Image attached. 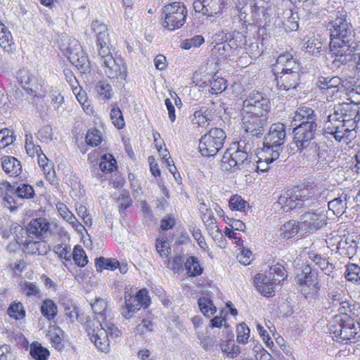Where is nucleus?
Segmentation results:
<instances>
[{
	"label": "nucleus",
	"instance_id": "f257e3e1",
	"mask_svg": "<svg viewBox=\"0 0 360 360\" xmlns=\"http://www.w3.org/2000/svg\"><path fill=\"white\" fill-rule=\"evenodd\" d=\"M330 31V51L333 58L332 65H340L345 63L350 58L349 48L356 41L355 33L349 18L345 11H338L335 19L327 25Z\"/></svg>",
	"mask_w": 360,
	"mask_h": 360
},
{
	"label": "nucleus",
	"instance_id": "f03ea898",
	"mask_svg": "<svg viewBox=\"0 0 360 360\" xmlns=\"http://www.w3.org/2000/svg\"><path fill=\"white\" fill-rule=\"evenodd\" d=\"M327 194L328 190L322 188L321 186H309L296 191H286L279 198V202L290 210L302 207H316L326 202Z\"/></svg>",
	"mask_w": 360,
	"mask_h": 360
},
{
	"label": "nucleus",
	"instance_id": "7ed1b4c3",
	"mask_svg": "<svg viewBox=\"0 0 360 360\" xmlns=\"http://www.w3.org/2000/svg\"><path fill=\"white\" fill-rule=\"evenodd\" d=\"M85 328L91 342L101 352L109 349V337L115 339L122 334L112 323H104L97 318H88L84 323Z\"/></svg>",
	"mask_w": 360,
	"mask_h": 360
},
{
	"label": "nucleus",
	"instance_id": "20e7f679",
	"mask_svg": "<svg viewBox=\"0 0 360 360\" xmlns=\"http://www.w3.org/2000/svg\"><path fill=\"white\" fill-rule=\"evenodd\" d=\"M50 223L44 218H37L31 220L25 229H21L18 243L27 247L34 253L38 250L39 241L44 234L49 230Z\"/></svg>",
	"mask_w": 360,
	"mask_h": 360
},
{
	"label": "nucleus",
	"instance_id": "39448f33",
	"mask_svg": "<svg viewBox=\"0 0 360 360\" xmlns=\"http://www.w3.org/2000/svg\"><path fill=\"white\" fill-rule=\"evenodd\" d=\"M328 207L336 216H342L347 210L360 209V191L345 189L340 190L337 196L328 202Z\"/></svg>",
	"mask_w": 360,
	"mask_h": 360
},
{
	"label": "nucleus",
	"instance_id": "423d86ee",
	"mask_svg": "<svg viewBox=\"0 0 360 360\" xmlns=\"http://www.w3.org/2000/svg\"><path fill=\"white\" fill-rule=\"evenodd\" d=\"M286 137L285 127L283 123L272 124L264 141V152L271 155L272 159H278L282 151V145Z\"/></svg>",
	"mask_w": 360,
	"mask_h": 360
},
{
	"label": "nucleus",
	"instance_id": "0eeeda50",
	"mask_svg": "<svg viewBox=\"0 0 360 360\" xmlns=\"http://www.w3.org/2000/svg\"><path fill=\"white\" fill-rule=\"evenodd\" d=\"M226 138V135L221 129H211L200 139V153L205 157L214 156L223 148Z\"/></svg>",
	"mask_w": 360,
	"mask_h": 360
},
{
	"label": "nucleus",
	"instance_id": "6e6552de",
	"mask_svg": "<svg viewBox=\"0 0 360 360\" xmlns=\"http://www.w3.org/2000/svg\"><path fill=\"white\" fill-rule=\"evenodd\" d=\"M338 326L330 324V330L335 337H340L343 340L355 342L360 338L359 326H356L353 319L349 316H335V321Z\"/></svg>",
	"mask_w": 360,
	"mask_h": 360
},
{
	"label": "nucleus",
	"instance_id": "1a4fd4ad",
	"mask_svg": "<svg viewBox=\"0 0 360 360\" xmlns=\"http://www.w3.org/2000/svg\"><path fill=\"white\" fill-rule=\"evenodd\" d=\"M187 12L186 6L181 2L166 5L164 8V27L170 31L179 29L186 22Z\"/></svg>",
	"mask_w": 360,
	"mask_h": 360
},
{
	"label": "nucleus",
	"instance_id": "9d476101",
	"mask_svg": "<svg viewBox=\"0 0 360 360\" xmlns=\"http://www.w3.org/2000/svg\"><path fill=\"white\" fill-rule=\"evenodd\" d=\"M124 300L125 307L122 315L127 319H130L141 308H147L150 303L148 292L146 288L139 290L135 295L125 294Z\"/></svg>",
	"mask_w": 360,
	"mask_h": 360
},
{
	"label": "nucleus",
	"instance_id": "9b49d317",
	"mask_svg": "<svg viewBox=\"0 0 360 360\" xmlns=\"http://www.w3.org/2000/svg\"><path fill=\"white\" fill-rule=\"evenodd\" d=\"M269 116L261 114V115H241L242 129L246 134L252 137H261L267 126Z\"/></svg>",
	"mask_w": 360,
	"mask_h": 360
},
{
	"label": "nucleus",
	"instance_id": "f8f14e48",
	"mask_svg": "<svg viewBox=\"0 0 360 360\" xmlns=\"http://www.w3.org/2000/svg\"><path fill=\"white\" fill-rule=\"evenodd\" d=\"M269 100L259 93L253 94L243 101L241 109V115L252 114L253 115H261V114L269 116Z\"/></svg>",
	"mask_w": 360,
	"mask_h": 360
},
{
	"label": "nucleus",
	"instance_id": "ddd939ff",
	"mask_svg": "<svg viewBox=\"0 0 360 360\" xmlns=\"http://www.w3.org/2000/svg\"><path fill=\"white\" fill-rule=\"evenodd\" d=\"M317 125L296 126L293 129V141L290 145V149L292 153H294L295 148L303 149L307 148L311 142L314 141L315 132L316 131Z\"/></svg>",
	"mask_w": 360,
	"mask_h": 360
},
{
	"label": "nucleus",
	"instance_id": "4468645a",
	"mask_svg": "<svg viewBox=\"0 0 360 360\" xmlns=\"http://www.w3.org/2000/svg\"><path fill=\"white\" fill-rule=\"evenodd\" d=\"M301 292L305 295L315 294L319 289L318 277L309 266H306L296 276Z\"/></svg>",
	"mask_w": 360,
	"mask_h": 360
},
{
	"label": "nucleus",
	"instance_id": "2eb2a0df",
	"mask_svg": "<svg viewBox=\"0 0 360 360\" xmlns=\"http://www.w3.org/2000/svg\"><path fill=\"white\" fill-rule=\"evenodd\" d=\"M301 230L314 233L326 224V216L323 212H306L300 217Z\"/></svg>",
	"mask_w": 360,
	"mask_h": 360
},
{
	"label": "nucleus",
	"instance_id": "dca6fc26",
	"mask_svg": "<svg viewBox=\"0 0 360 360\" xmlns=\"http://www.w3.org/2000/svg\"><path fill=\"white\" fill-rule=\"evenodd\" d=\"M105 74L110 79L127 77V68L122 58L107 57L105 62L101 64Z\"/></svg>",
	"mask_w": 360,
	"mask_h": 360
},
{
	"label": "nucleus",
	"instance_id": "f3484780",
	"mask_svg": "<svg viewBox=\"0 0 360 360\" xmlns=\"http://www.w3.org/2000/svg\"><path fill=\"white\" fill-rule=\"evenodd\" d=\"M300 73L292 71V72L276 74V80L279 90L287 91L296 89L300 84Z\"/></svg>",
	"mask_w": 360,
	"mask_h": 360
},
{
	"label": "nucleus",
	"instance_id": "a211bd4d",
	"mask_svg": "<svg viewBox=\"0 0 360 360\" xmlns=\"http://www.w3.org/2000/svg\"><path fill=\"white\" fill-rule=\"evenodd\" d=\"M255 285L258 292L265 297L274 295L276 285L278 284L271 276L266 274H257L254 280Z\"/></svg>",
	"mask_w": 360,
	"mask_h": 360
},
{
	"label": "nucleus",
	"instance_id": "6ab92c4d",
	"mask_svg": "<svg viewBox=\"0 0 360 360\" xmlns=\"http://www.w3.org/2000/svg\"><path fill=\"white\" fill-rule=\"evenodd\" d=\"M221 6V0H195L193 2L195 11L207 16H213L220 13Z\"/></svg>",
	"mask_w": 360,
	"mask_h": 360
},
{
	"label": "nucleus",
	"instance_id": "aec40b11",
	"mask_svg": "<svg viewBox=\"0 0 360 360\" xmlns=\"http://www.w3.org/2000/svg\"><path fill=\"white\" fill-rule=\"evenodd\" d=\"M316 120V114L311 108L307 106H302L298 108L295 112V115L293 119L295 125L303 127L304 124L308 126L309 124L317 125Z\"/></svg>",
	"mask_w": 360,
	"mask_h": 360
},
{
	"label": "nucleus",
	"instance_id": "412c9836",
	"mask_svg": "<svg viewBox=\"0 0 360 360\" xmlns=\"http://www.w3.org/2000/svg\"><path fill=\"white\" fill-rule=\"evenodd\" d=\"M25 148L27 154L30 157H34L35 155H37L38 162L40 166L44 167L46 165L48 159L44 154L40 146L34 144V137L30 132L25 134Z\"/></svg>",
	"mask_w": 360,
	"mask_h": 360
},
{
	"label": "nucleus",
	"instance_id": "4be33fe9",
	"mask_svg": "<svg viewBox=\"0 0 360 360\" xmlns=\"http://www.w3.org/2000/svg\"><path fill=\"white\" fill-rule=\"evenodd\" d=\"M214 117V110L212 107L202 106L194 112L191 122L199 127H205L207 123L208 124L210 122L212 121Z\"/></svg>",
	"mask_w": 360,
	"mask_h": 360
},
{
	"label": "nucleus",
	"instance_id": "5701e85b",
	"mask_svg": "<svg viewBox=\"0 0 360 360\" xmlns=\"http://www.w3.org/2000/svg\"><path fill=\"white\" fill-rule=\"evenodd\" d=\"M358 109L359 107L356 103H342L335 106L333 112L337 116L341 117V120L356 118L358 115Z\"/></svg>",
	"mask_w": 360,
	"mask_h": 360
},
{
	"label": "nucleus",
	"instance_id": "b1692460",
	"mask_svg": "<svg viewBox=\"0 0 360 360\" xmlns=\"http://www.w3.org/2000/svg\"><path fill=\"white\" fill-rule=\"evenodd\" d=\"M1 167L4 172L10 176H18L22 172L20 162L13 156H4L1 158Z\"/></svg>",
	"mask_w": 360,
	"mask_h": 360
},
{
	"label": "nucleus",
	"instance_id": "393cba45",
	"mask_svg": "<svg viewBox=\"0 0 360 360\" xmlns=\"http://www.w3.org/2000/svg\"><path fill=\"white\" fill-rule=\"evenodd\" d=\"M337 248L340 255L351 259L356 253L357 243L350 237H343L338 242Z\"/></svg>",
	"mask_w": 360,
	"mask_h": 360
},
{
	"label": "nucleus",
	"instance_id": "a878e982",
	"mask_svg": "<svg viewBox=\"0 0 360 360\" xmlns=\"http://www.w3.org/2000/svg\"><path fill=\"white\" fill-rule=\"evenodd\" d=\"M304 48L305 51L314 56H318L322 48V42L318 36L309 34L304 39Z\"/></svg>",
	"mask_w": 360,
	"mask_h": 360
},
{
	"label": "nucleus",
	"instance_id": "bb28decb",
	"mask_svg": "<svg viewBox=\"0 0 360 360\" xmlns=\"http://www.w3.org/2000/svg\"><path fill=\"white\" fill-rule=\"evenodd\" d=\"M300 230H301L300 222L290 220L281 226L279 236L281 238L288 240L295 236Z\"/></svg>",
	"mask_w": 360,
	"mask_h": 360
},
{
	"label": "nucleus",
	"instance_id": "cd10ccee",
	"mask_svg": "<svg viewBox=\"0 0 360 360\" xmlns=\"http://www.w3.org/2000/svg\"><path fill=\"white\" fill-rule=\"evenodd\" d=\"M91 30L95 32L96 36V44H101V42L109 41L108 28L106 25L94 20L91 23Z\"/></svg>",
	"mask_w": 360,
	"mask_h": 360
},
{
	"label": "nucleus",
	"instance_id": "c85d7f7f",
	"mask_svg": "<svg viewBox=\"0 0 360 360\" xmlns=\"http://www.w3.org/2000/svg\"><path fill=\"white\" fill-rule=\"evenodd\" d=\"M91 307L94 311V313L98 315V316H91V319L97 318L98 320H101V322H103L107 309V301L105 299L101 297L96 298L94 302L91 303ZM88 318H91V316H87L86 320Z\"/></svg>",
	"mask_w": 360,
	"mask_h": 360
},
{
	"label": "nucleus",
	"instance_id": "c756f323",
	"mask_svg": "<svg viewBox=\"0 0 360 360\" xmlns=\"http://www.w3.org/2000/svg\"><path fill=\"white\" fill-rule=\"evenodd\" d=\"M297 150H300L304 156L311 161L319 160L323 158L319 146L314 141L307 145L306 148H303V149H298Z\"/></svg>",
	"mask_w": 360,
	"mask_h": 360
},
{
	"label": "nucleus",
	"instance_id": "7c9ffc66",
	"mask_svg": "<svg viewBox=\"0 0 360 360\" xmlns=\"http://www.w3.org/2000/svg\"><path fill=\"white\" fill-rule=\"evenodd\" d=\"M269 276H271L278 284L281 281L285 280L287 276V271L283 266V264L280 263H276L271 266H269V269L268 273H266Z\"/></svg>",
	"mask_w": 360,
	"mask_h": 360
},
{
	"label": "nucleus",
	"instance_id": "2f4dec72",
	"mask_svg": "<svg viewBox=\"0 0 360 360\" xmlns=\"http://www.w3.org/2000/svg\"><path fill=\"white\" fill-rule=\"evenodd\" d=\"M221 168L227 172H236L240 170L238 169V163L236 158H233V153L227 150L221 160Z\"/></svg>",
	"mask_w": 360,
	"mask_h": 360
},
{
	"label": "nucleus",
	"instance_id": "473e14b6",
	"mask_svg": "<svg viewBox=\"0 0 360 360\" xmlns=\"http://www.w3.org/2000/svg\"><path fill=\"white\" fill-rule=\"evenodd\" d=\"M30 354L36 360H47L50 355L49 351L37 342L31 344Z\"/></svg>",
	"mask_w": 360,
	"mask_h": 360
},
{
	"label": "nucleus",
	"instance_id": "72a5a7b5",
	"mask_svg": "<svg viewBox=\"0 0 360 360\" xmlns=\"http://www.w3.org/2000/svg\"><path fill=\"white\" fill-rule=\"evenodd\" d=\"M232 153L233 155V158L237 160L238 169H248L252 163L253 156L252 153L241 151H235Z\"/></svg>",
	"mask_w": 360,
	"mask_h": 360
},
{
	"label": "nucleus",
	"instance_id": "f704fd0d",
	"mask_svg": "<svg viewBox=\"0 0 360 360\" xmlns=\"http://www.w3.org/2000/svg\"><path fill=\"white\" fill-rule=\"evenodd\" d=\"M41 314L49 320L53 319L57 314V306L52 300H45L41 306Z\"/></svg>",
	"mask_w": 360,
	"mask_h": 360
},
{
	"label": "nucleus",
	"instance_id": "c9c22d12",
	"mask_svg": "<svg viewBox=\"0 0 360 360\" xmlns=\"http://www.w3.org/2000/svg\"><path fill=\"white\" fill-rule=\"evenodd\" d=\"M70 62L77 67L82 72H86L90 70L89 61L83 53L81 56L72 55L69 57Z\"/></svg>",
	"mask_w": 360,
	"mask_h": 360
},
{
	"label": "nucleus",
	"instance_id": "e433bc0d",
	"mask_svg": "<svg viewBox=\"0 0 360 360\" xmlns=\"http://www.w3.org/2000/svg\"><path fill=\"white\" fill-rule=\"evenodd\" d=\"M286 19L283 21V26L286 32L296 31L298 27V16L296 13H293L291 10H288L284 13Z\"/></svg>",
	"mask_w": 360,
	"mask_h": 360
},
{
	"label": "nucleus",
	"instance_id": "4c0bfd02",
	"mask_svg": "<svg viewBox=\"0 0 360 360\" xmlns=\"http://www.w3.org/2000/svg\"><path fill=\"white\" fill-rule=\"evenodd\" d=\"M353 48H349L350 51H347L349 52L350 58H347V60L343 62L340 65H333L334 68H339L342 65H345L351 61H354L357 65H360V41H355L354 43L352 45Z\"/></svg>",
	"mask_w": 360,
	"mask_h": 360
},
{
	"label": "nucleus",
	"instance_id": "58836bf2",
	"mask_svg": "<svg viewBox=\"0 0 360 360\" xmlns=\"http://www.w3.org/2000/svg\"><path fill=\"white\" fill-rule=\"evenodd\" d=\"M95 266L98 271H101L103 269L114 270L119 266V262L115 259L100 257L96 259Z\"/></svg>",
	"mask_w": 360,
	"mask_h": 360
},
{
	"label": "nucleus",
	"instance_id": "ea45409f",
	"mask_svg": "<svg viewBox=\"0 0 360 360\" xmlns=\"http://www.w3.org/2000/svg\"><path fill=\"white\" fill-rule=\"evenodd\" d=\"M185 267L187 274L190 276H199L202 272V268L200 266L198 259L193 256L189 257L185 262Z\"/></svg>",
	"mask_w": 360,
	"mask_h": 360
},
{
	"label": "nucleus",
	"instance_id": "a19ab883",
	"mask_svg": "<svg viewBox=\"0 0 360 360\" xmlns=\"http://www.w3.org/2000/svg\"><path fill=\"white\" fill-rule=\"evenodd\" d=\"M13 37L7 27L1 22L0 24V46L7 51L11 49Z\"/></svg>",
	"mask_w": 360,
	"mask_h": 360
},
{
	"label": "nucleus",
	"instance_id": "79ce46f5",
	"mask_svg": "<svg viewBox=\"0 0 360 360\" xmlns=\"http://www.w3.org/2000/svg\"><path fill=\"white\" fill-rule=\"evenodd\" d=\"M49 340L57 349H61L63 347L62 343L63 338V331L60 328H55L49 330L47 335Z\"/></svg>",
	"mask_w": 360,
	"mask_h": 360
},
{
	"label": "nucleus",
	"instance_id": "37998d69",
	"mask_svg": "<svg viewBox=\"0 0 360 360\" xmlns=\"http://www.w3.org/2000/svg\"><path fill=\"white\" fill-rule=\"evenodd\" d=\"M117 162L110 154L102 155L99 167L103 172L110 173L116 169Z\"/></svg>",
	"mask_w": 360,
	"mask_h": 360
},
{
	"label": "nucleus",
	"instance_id": "c03bdc74",
	"mask_svg": "<svg viewBox=\"0 0 360 360\" xmlns=\"http://www.w3.org/2000/svg\"><path fill=\"white\" fill-rule=\"evenodd\" d=\"M198 303L200 311L207 317L212 316L217 311L212 302L208 298L200 297Z\"/></svg>",
	"mask_w": 360,
	"mask_h": 360
},
{
	"label": "nucleus",
	"instance_id": "a18cd8bd",
	"mask_svg": "<svg viewBox=\"0 0 360 360\" xmlns=\"http://www.w3.org/2000/svg\"><path fill=\"white\" fill-rule=\"evenodd\" d=\"M15 194L21 199H32L35 195L33 187L27 184H20L15 190Z\"/></svg>",
	"mask_w": 360,
	"mask_h": 360
},
{
	"label": "nucleus",
	"instance_id": "49530a36",
	"mask_svg": "<svg viewBox=\"0 0 360 360\" xmlns=\"http://www.w3.org/2000/svg\"><path fill=\"white\" fill-rule=\"evenodd\" d=\"M310 257L315 264L324 271L325 274L330 276L334 267L326 259L322 258L321 255L316 254H314L313 256H310Z\"/></svg>",
	"mask_w": 360,
	"mask_h": 360
},
{
	"label": "nucleus",
	"instance_id": "de8ad7c7",
	"mask_svg": "<svg viewBox=\"0 0 360 360\" xmlns=\"http://www.w3.org/2000/svg\"><path fill=\"white\" fill-rule=\"evenodd\" d=\"M8 314L16 319H22L25 316V310L20 302H13L8 309Z\"/></svg>",
	"mask_w": 360,
	"mask_h": 360
},
{
	"label": "nucleus",
	"instance_id": "09e8293b",
	"mask_svg": "<svg viewBox=\"0 0 360 360\" xmlns=\"http://www.w3.org/2000/svg\"><path fill=\"white\" fill-rule=\"evenodd\" d=\"M341 117L337 116L334 112L329 114L327 117V120L325 121L323 127L324 135L330 134L332 135L334 133L335 127L338 124V122L340 121Z\"/></svg>",
	"mask_w": 360,
	"mask_h": 360
},
{
	"label": "nucleus",
	"instance_id": "8fccbe9b",
	"mask_svg": "<svg viewBox=\"0 0 360 360\" xmlns=\"http://www.w3.org/2000/svg\"><path fill=\"white\" fill-rule=\"evenodd\" d=\"M60 304L64 309L65 314L72 321L75 319H78V309L71 302L67 301L65 299L60 300Z\"/></svg>",
	"mask_w": 360,
	"mask_h": 360
},
{
	"label": "nucleus",
	"instance_id": "3c124183",
	"mask_svg": "<svg viewBox=\"0 0 360 360\" xmlns=\"http://www.w3.org/2000/svg\"><path fill=\"white\" fill-rule=\"evenodd\" d=\"M95 90L103 99L108 100L111 98L112 94V87L105 82H98L95 86Z\"/></svg>",
	"mask_w": 360,
	"mask_h": 360
},
{
	"label": "nucleus",
	"instance_id": "603ef678",
	"mask_svg": "<svg viewBox=\"0 0 360 360\" xmlns=\"http://www.w3.org/2000/svg\"><path fill=\"white\" fill-rule=\"evenodd\" d=\"M72 257L75 264L79 266L83 267L88 263L87 256L83 248L79 245L75 247Z\"/></svg>",
	"mask_w": 360,
	"mask_h": 360
},
{
	"label": "nucleus",
	"instance_id": "864d4df0",
	"mask_svg": "<svg viewBox=\"0 0 360 360\" xmlns=\"http://www.w3.org/2000/svg\"><path fill=\"white\" fill-rule=\"evenodd\" d=\"M229 207L231 209L237 211H245L249 208L248 202L243 200L241 196L236 195L231 197L229 200Z\"/></svg>",
	"mask_w": 360,
	"mask_h": 360
},
{
	"label": "nucleus",
	"instance_id": "5fc2aeb1",
	"mask_svg": "<svg viewBox=\"0 0 360 360\" xmlns=\"http://www.w3.org/2000/svg\"><path fill=\"white\" fill-rule=\"evenodd\" d=\"M236 340L240 344H246L250 338V330L244 322L240 323L237 327Z\"/></svg>",
	"mask_w": 360,
	"mask_h": 360
},
{
	"label": "nucleus",
	"instance_id": "6e6d98bb",
	"mask_svg": "<svg viewBox=\"0 0 360 360\" xmlns=\"http://www.w3.org/2000/svg\"><path fill=\"white\" fill-rule=\"evenodd\" d=\"M32 79V75L27 70H20L18 72V79L19 82L20 83L22 87L28 93L32 92V89L27 86V85L31 83Z\"/></svg>",
	"mask_w": 360,
	"mask_h": 360
},
{
	"label": "nucleus",
	"instance_id": "4d7b16f0",
	"mask_svg": "<svg viewBox=\"0 0 360 360\" xmlns=\"http://www.w3.org/2000/svg\"><path fill=\"white\" fill-rule=\"evenodd\" d=\"M345 278L349 281L357 282L360 281V266L356 264L347 265Z\"/></svg>",
	"mask_w": 360,
	"mask_h": 360
},
{
	"label": "nucleus",
	"instance_id": "13d9d810",
	"mask_svg": "<svg viewBox=\"0 0 360 360\" xmlns=\"http://www.w3.org/2000/svg\"><path fill=\"white\" fill-rule=\"evenodd\" d=\"M86 142L91 146H97L102 141L101 133L96 129H90L86 135Z\"/></svg>",
	"mask_w": 360,
	"mask_h": 360
},
{
	"label": "nucleus",
	"instance_id": "bf43d9fd",
	"mask_svg": "<svg viewBox=\"0 0 360 360\" xmlns=\"http://www.w3.org/2000/svg\"><path fill=\"white\" fill-rule=\"evenodd\" d=\"M110 119L114 126L117 129H122L125 126L122 112L117 107L111 109Z\"/></svg>",
	"mask_w": 360,
	"mask_h": 360
},
{
	"label": "nucleus",
	"instance_id": "052dcab7",
	"mask_svg": "<svg viewBox=\"0 0 360 360\" xmlns=\"http://www.w3.org/2000/svg\"><path fill=\"white\" fill-rule=\"evenodd\" d=\"M37 139L41 142L48 143L53 139L52 128L50 125H46L40 128L37 132Z\"/></svg>",
	"mask_w": 360,
	"mask_h": 360
},
{
	"label": "nucleus",
	"instance_id": "680f3d73",
	"mask_svg": "<svg viewBox=\"0 0 360 360\" xmlns=\"http://www.w3.org/2000/svg\"><path fill=\"white\" fill-rule=\"evenodd\" d=\"M336 124L338 125L335 126V129L333 134L335 140L340 141L344 138L348 139L350 137V134H348V128L345 127L344 120L340 119Z\"/></svg>",
	"mask_w": 360,
	"mask_h": 360
},
{
	"label": "nucleus",
	"instance_id": "e2e57ef3",
	"mask_svg": "<svg viewBox=\"0 0 360 360\" xmlns=\"http://www.w3.org/2000/svg\"><path fill=\"white\" fill-rule=\"evenodd\" d=\"M205 41L202 35H195L194 37L185 39L182 41L181 47L184 49H190L193 47H198Z\"/></svg>",
	"mask_w": 360,
	"mask_h": 360
},
{
	"label": "nucleus",
	"instance_id": "0e129e2a",
	"mask_svg": "<svg viewBox=\"0 0 360 360\" xmlns=\"http://www.w3.org/2000/svg\"><path fill=\"white\" fill-rule=\"evenodd\" d=\"M15 140L13 132L8 129L0 130V149L11 145Z\"/></svg>",
	"mask_w": 360,
	"mask_h": 360
},
{
	"label": "nucleus",
	"instance_id": "69168bd1",
	"mask_svg": "<svg viewBox=\"0 0 360 360\" xmlns=\"http://www.w3.org/2000/svg\"><path fill=\"white\" fill-rule=\"evenodd\" d=\"M22 292L28 297L41 296V291L38 286L34 283L25 282L22 285Z\"/></svg>",
	"mask_w": 360,
	"mask_h": 360
},
{
	"label": "nucleus",
	"instance_id": "338daca9",
	"mask_svg": "<svg viewBox=\"0 0 360 360\" xmlns=\"http://www.w3.org/2000/svg\"><path fill=\"white\" fill-rule=\"evenodd\" d=\"M226 89V81L221 77H217L211 82L210 92L212 94L221 93Z\"/></svg>",
	"mask_w": 360,
	"mask_h": 360
},
{
	"label": "nucleus",
	"instance_id": "774afa93",
	"mask_svg": "<svg viewBox=\"0 0 360 360\" xmlns=\"http://www.w3.org/2000/svg\"><path fill=\"white\" fill-rule=\"evenodd\" d=\"M254 147V142L250 139H240L237 143V149L236 151H241L245 153H252Z\"/></svg>",
	"mask_w": 360,
	"mask_h": 360
}]
</instances>
